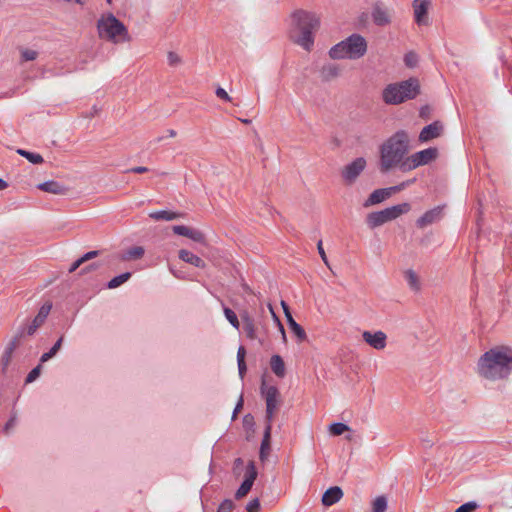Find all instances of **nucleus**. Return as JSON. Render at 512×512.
I'll return each mask as SVG.
<instances>
[{
	"label": "nucleus",
	"mask_w": 512,
	"mask_h": 512,
	"mask_svg": "<svg viewBox=\"0 0 512 512\" xmlns=\"http://www.w3.org/2000/svg\"><path fill=\"white\" fill-rule=\"evenodd\" d=\"M8 187V183L3 180L2 178H0V191L6 189Z\"/></svg>",
	"instance_id": "obj_59"
},
{
	"label": "nucleus",
	"mask_w": 512,
	"mask_h": 512,
	"mask_svg": "<svg viewBox=\"0 0 512 512\" xmlns=\"http://www.w3.org/2000/svg\"><path fill=\"white\" fill-rule=\"evenodd\" d=\"M38 188L44 192L56 194V195H64L67 193L68 189L61 185L56 181H47L38 185Z\"/></svg>",
	"instance_id": "obj_22"
},
{
	"label": "nucleus",
	"mask_w": 512,
	"mask_h": 512,
	"mask_svg": "<svg viewBox=\"0 0 512 512\" xmlns=\"http://www.w3.org/2000/svg\"><path fill=\"white\" fill-rule=\"evenodd\" d=\"M188 238L195 241V242H199V243H204L205 242V235L203 232H201L200 230H197V229H190V232H189V235H188Z\"/></svg>",
	"instance_id": "obj_38"
},
{
	"label": "nucleus",
	"mask_w": 512,
	"mask_h": 512,
	"mask_svg": "<svg viewBox=\"0 0 512 512\" xmlns=\"http://www.w3.org/2000/svg\"><path fill=\"white\" fill-rule=\"evenodd\" d=\"M24 331L21 330L14 335V337L10 340V342L5 347L1 357H0V366L2 372H5L12 360V356L16 348L19 346L21 338L23 337Z\"/></svg>",
	"instance_id": "obj_13"
},
{
	"label": "nucleus",
	"mask_w": 512,
	"mask_h": 512,
	"mask_svg": "<svg viewBox=\"0 0 512 512\" xmlns=\"http://www.w3.org/2000/svg\"><path fill=\"white\" fill-rule=\"evenodd\" d=\"M148 171V168L147 167H144V166H137V167H133L131 169H128L126 172H131V173H145Z\"/></svg>",
	"instance_id": "obj_52"
},
{
	"label": "nucleus",
	"mask_w": 512,
	"mask_h": 512,
	"mask_svg": "<svg viewBox=\"0 0 512 512\" xmlns=\"http://www.w3.org/2000/svg\"><path fill=\"white\" fill-rule=\"evenodd\" d=\"M362 338L365 343L376 350H384L387 345V335L385 332L378 330L375 332L364 331Z\"/></svg>",
	"instance_id": "obj_15"
},
{
	"label": "nucleus",
	"mask_w": 512,
	"mask_h": 512,
	"mask_svg": "<svg viewBox=\"0 0 512 512\" xmlns=\"http://www.w3.org/2000/svg\"><path fill=\"white\" fill-rule=\"evenodd\" d=\"M224 315H225L226 319L228 320V322L234 328L239 329L240 323H239V320L237 318V315L235 314V312L233 310H231L228 307H225L224 308Z\"/></svg>",
	"instance_id": "obj_35"
},
{
	"label": "nucleus",
	"mask_w": 512,
	"mask_h": 512,
	"mask_svg": "<svg viewBox=\"0 0 512 512\" xmlns=\"http://www.w3.org/2000/svg\"><path fill=\"white\" fill-rule=\"evenodd\" d=\"M243 407V397L242 395L240 396L239 398V401L238 403L236 404V407L233 411V415H232V419L234 420L236 417H237V414L240 412V410L242 409Z\"/></svg>",
	"instance_id": "obj_51"
},
{
	"label": "nucleus",
	"mask_w": 512,
	"mask_h": 512,
	"mask_svg": "<svg viewBox=\"0 0 512 512\" xmlns=\"http://www.w3.org/2000/svg\"><path fill=\"white\" fill-rule=\"evenodd\" d=\"M430 5V0H414L413 8H414V16L415 21L418 25H423L428 23L427 12Z\"/></svg>",
	"instance_id": "obj_17"
},
{
	"label": "nucleus",
	"mask_w": 512,
	"mask_h": 512,
	"mask_svg": "<svg viewBox=\"0 0 512 512\" xmlns=\"http://www.w3.org/2000/svg\"><path fill=\"white\" fill-rule=\"evenodd\" d=\"M278 328L280 330V333L282 334V339L284 342H286V334H285V330H284V327L283 325L281 324L280 321H278Z\"/></svg>",
	"instance_id": "obj_56"
},
{
	"label": "nucleus",
	"mask_w": 512,
	"mask_h": 512,
	"mask_svg": "<svg viewBox=\"0 0 512 512\" xmlns=\"http://www.w3.org/2000/svg\"><path fill=\"white\" fill-rule=\"evenodd\" d=\"M289 328L299 341H304L306 339L307 336L305 330L297 322L291 323Z\"/></svg>",
	"instance_id": "obj_36"
},
{
	"label": "nucleus",
	"mask_w": 512,
	"mask_h": 512,
	"mask_svg": "<svg viewBox=\"0 0 512 512\" xmlns=\"http://www.w3.org/2000/svg\"><path fill=\"white\" fill-rule=\"evenodd\" d=\"M320 27V18L314 12L295 10L290 15L288 38L306 51L314 46V34Z\"/></svg>",
	"instance_id": "obj_2"
},
{
	"label": "nucleus",
	"mask_w": 512,
	"mask_h": 512,
	"mask_svg": "<svg viewBox=\"0 0 512 512\" xmlns=\"http://www.w3.org/2000/svg\"><path fill=\"white\" fill-rule=\"evenodd\" d=\"M241 318L243 321V329L244 332L246 333V336L251 340L256 339L257 334L254 320L248 315V313L242 314Z\"/></svg>",
	"instance_id": "obj_24"
},
{
	"label": "nucleus",
	"mask_w": 512,
	"mask_h": 512,
	"mask_svg": "<svg viewBox=\"0 0 512 512\" xmlns=\"http://www.w3.org/2000/svg\"><path fill=\"white\" fill-rule=\"evenodd\" d=\"M176 135H177V133H176V131H175V130H173V129H169V130H168V136H169V137H172V138H173V137H175Z\"/></svg>",
	"instance_id": "obj_62"
},
{
	"label": "nucleus",
	"mask_w": 512,
	"mask_h": 512,
	"mask_svg": "<svg viewBox=\"0 0 512 512\" xmlns=\"http://www.w3.org/2000/svg\"><path fill=\"white\" fill-rule=\"evenodd\" d=\"M419 81L415 78L389 84L383 90V100L387 104L397 105L406 100L413 99L419 94Z\"/></svg>",
	"instance_id": "obj_6"
},
{
	"label": "nucleus",
	"mask_w": 512,
	"mask_h": 512,
	"mask_svg": "<svg viewBox=\"0 0 512 512\" xmlns=\"http://www.w3.org/2000/svg\"><path fill=\"white\" fill-rule=\"evenodd\" d=\"M367 48L366 39L362 35L354 33L332 46L328 54L330 58L334 60H357L366 54Z\"/></svg>",
	"instance_id": "obj_5"
},
{
	"label": "nucleus",
	"mask_w": 512,
	"mask_h": 512,
	"mask_svg": "<svg viewBox=\"0 0 512 512\" xmlns=\"http://www.w3.org/2000/svg\"><path fill=\"white\" fill-rule=\"evenodd\" d=\"M349 429L350 428L348 425H346L344 423L337 422V423H333L330 425L329 432L332 435L339 436V435H342L344 432L348 431Z\"/></svg>",
	"instance_id": "obj_34"
},
{
	"label": "nucleus",
	"mask_w": 512,
	"mask_h": 512,
	"mask_svg": "<svg viewBox=\"0 0 512 512\" xmlns=\"http://www.w3.org/2000/svg\"><path fill=\"white\" fill-rule=\"evenodd\" d=\"M343 497V491L338 486H333L327 489L322 496V504L324 506H332Z\"/></svg>",
	"instance_id": "obj_19"
},
{
	"label": "nucleus",
	"mask_w": 512,
	"mask_h": 512,
	"mask_svg": "<svg viewBox=\"0 0 512 512\" xmlns=\"http://www.w3.org/2000/svg\"><path fill=\"white\" fill-rule=\"evenodd\" d=\"M260 509V502L258 498H254L248 502L246 506L247 512H258Z\"/></svg>",
	"instance_id": "obj_43"
},
{
	"label": "nucleus",
	"mask_w": 512,
	"mask_h": 512,
	"mask_svg": "<svg viewBox=\"0 0 512 512\" xmlns=\"http://www.w3.org/2000/svg\"><path fill=\"white\" fill-rule=\"evenodd\" d=\"M257 475L255 464L253 461H250L246 467L245 479L235 493L236 499H241L250 492Z\"/></svg>",
	"instance_id": "obj_12"
},
{
	"label": "nucleus",
	"mask_w": 512,
	"mask_h": 512,
	"mask_svg": "<svg viewBox=\"0 0 512 512\" xmlns=\"http://www.w3.org/2000/svg\"><path fill=\"white\" fill-rule=\"evenodd\" d=\"M243 464V460L241 458H237L235 461H234V465L236 467H240L241 465Z\"/></svg>",
	"instance_id": "obj_61"
},
{
	"label": "nucleus",
	"mask_w": 512,
	"mask_h": 512,
	"mask_svg": "<svg viewBox=\"0 0 512 512\" xmlns=\"http://www.w3.org/2000/svg\"><path fill=\"white\" fill-rule=\"evenodd\" d=\"M215 94L218 98H220L223 101L230 102L232 100L229 94L225 91V89L221 87H218L216 89Z\"/></svg>",
	"instance_id": "obj_46"
},
{
	"label": "nucleus",
	"mask_w": 512,
	"mask_h": 512,
	"mask_svg": "<svg viewBox=\"0 0 512 512\" xmlns=\"http://www.w3.org/2000/svg\"><path fill=\"white\" fill-rule=\"evenodd\" d=\"M404 276H405V279H406L409 287L412 290H414V291H419L420 290L419 277L417 276L415 271H413L412 269H409V270L405 271Z\"/></svg>",
	"instance_id": "obj_29"
},
{
	"label": "nucleus",
	"mask_w": 512,
	"mask_h": 512,
	"mask_svg": "<svg viewBox=\"0 0 512 512\" xmlns=\"http://www.w3.org/2000/svg\"><path fill=\"white\" fill-rule=\"evenodd\" d=\"M442 210L443 208L441 206H437L431 210L426 211L420 218L417 219L416 225L423 229L428 225L439 221L442 218Z\"/></svg>",
	"instance_id": "obj_16"
},
{
	"label": "nucleus",
	"mask_w": 512,
	"mask_h": 512,
	"mask_svg": "<svg viewBox=\"0 0 512 512\" xmlns=\"http://www.w3.org/2000/svg\"><path fill=\"white\" fill-rule=\"evenodd\" d=\"M15 422H16V419H15L14 417H13V418H11V419L7 422V424H6V426H5V430H6V431H8L10 428H12V427L15 425Z\"/></svg>",
	"instance_id": "obj_57"
},
{
	"label": "nucleus",
	"mask_w": 512,
	"mask_h": 512,
	"mask_svg": "<svg viewBox=\"0 0 512 512\" xmlns=\"http://www.w3.org/2000/svg\"><path fill=\"white\" fill-rule=\"evenodd\" d=\"M443 130V125L439 121H435L427 126H425L420 134L419 141L420 142H428L434 138H437L441 135Z\"/></svg>",
	"instance_id": "obj_18"
},
{
	"label": "nucleus",
	"mask_w": 512,
	"mask_h": 512,
	"mask_svg": "<svg viewBox=\"0 0 512 512\" xmlns=\"http://www.w3.org/2000/svg\"><path fill=\"white\" fill-rule=\"evenodd\" d=\"M98 267H99V265H97V264H91L88 267H86L83 272H88V271H91V270H95Z\"/></svg>",
	"instance_id": "obj_60"
},
{
	"label": "nucleus",
	"mask_w": 512,
	"mask_h": 512,
	"mask_svg": "<svg viewBox=\"0 0 512 512\" xmlns=\"http://www.w3.org/2000/svg\"><path fill=\"white\" fill-rule=\"evenodd\" d=\"M411 210L409 203H401L381 211L371 212L366 216V223L370 229L377 228L389 221L397 219L399 216L408 213Z\"/></svg>",
	"instance_id": "obj_7"
},
{
	"label": "nucleus",
	"mask_w": 512,
	"mask_h": 512,
	"mask_svg": "<svg viewBox=\"0 0 512 512\" xmlns=\"http://www.w3.org/2000/svg\"><path fill=\"white\" fill-rule=\"evenodd\" d=\"M131 277V273L130 272H125L121 275H118L114 278H112L108 284H107V287L109 289H115L117 287H119L120 285H122L123 283H125L126 281H128Z\"/></svg>",
	"instance_id": "obj_32"
},
{
	"label": "nucleus",
	"mask_w": 512,
	"mask_h": 512,
	"mask_svg": "<svg viewBox=\"0 0 512 512\" xmlns=\"http://www.w3.org/2000/svg\"><path fill=\"white\" fill-rule=\"evenodd\" d=\"M404 61L408 67H414L417 63V56L414 53H408L405 56Z\"/></svg>",
	"instance_id": "obj_48"
},
{
	"label": "nucleus",
	"mask_w": 512,
	"mask_h": 512,
	"mask_svg": "<svg viewBox=\"0 0 512 512\" xmlns=\"http://www.w3.org/2000/svg\"><path fill=\"white\" fill-rule=\"evenodd\" d=\"M167 60L168 64L172 67H177L182 63L181 57L173 51L168 52Z\"/></svg>",
	"instance_id": "obj_39"
},
{
	"label": "nucleus",
	"mask_w": 512,
	"mask_h": 512,
	"mask_svg": "<svg viewBox=\"0 0 512 512\" xmlns=\"http://www.w3.org/2000/svg\"><path fill=\"white\" fill-rule=\"evenodd\" d=\"M51 309H52V303L51 302H46L45 304H43L40 307V309L38 311V314L33 319V321L36 324H38L39 326H42L44 324L45 320L47 319Z\"/></svg>",
	"instance_id": "obj_28"
},
{
	"label": "nucleus",
	"mask_w": 512,
	"mask_h": 512,
	"mask_svg": "<svg viewBox=\"0 0 512 512\" xmlns=\"http://www.w3.org/2000/svg\"><path fill=\"white\" fill-rule=\"evenodd\" d=\"M367 162L365 158L358 157L341 170V178L345 185H353L361 173L365 170Z\"/></svg>",
	"instance_id": "obj_11"
},
{
	"label": "nucleus",
	"mask_w": 512,
	"mask_h": 512,
	"mask_svg": "<svg viewBox=\"0 0 512 512\" xmlns=\"http://www.w3.org/2000/svg\"><path fill=\"white\" fill-rule=\"evenodd\" d=\"M387 507L388 501L384 495L376 497L372 502V512H386Z\"/></svg>",
	"instance_id": "obj_31"
},
{
	"label": "nucleus",
	"mask_w": 512,
	"mask_h": 512,
	"mask_svg": "<svg viewBox=\"0 0 512 512\" xmlns=\"http://www.w3.org/2000/svg\"><path fill=\"white\" fill-rule=\"evenodd\" d=\"M234 503L230 499L224 500L218 507L216 512H232Z\"/></svg>",
	"instance_id": "obj_41"
},
{
	"label": "nucleus",
	"mask_w": 512,
	"mask_h": 512,
	"mask_svg": "<svg viewBox=\"0 0 512 512\" xmlns=\"http://www.w3.org/2000/svg\"><path fill=\"white\" fill-rule=\"evenodd\" d=\"M317 250H318V253L322 259V261L324 262V264L330 268V265H329V261H328V258L326 256V253L324 251V248H323V244H322V241L320 240L318 243H317Z\"/></svg>",
	"instance_id": "obj_45"
},
{
	"label": "nucleus",
	"mask_w": 512,
	"mask_h": 512,
	"mask_svg": "<svg viewBox=\"0 0 512 512\" xmlns=\"http://www.w3.org/2000/svg\"><path fill=\"white\" fill-rule=\"evenodd\" d=\"M145 250L142 246H133L127 249L121 256L124 261L137 260L143 257Z\"/></svg>",
	"instance_id": "obj_27"
},
{
	"label": "nucleus",
	"mask_w": 512,
	"mask_h": 512,
	"mask_svg": "<svg viewBox=\"0 0 512 512\" xmlns=\"http://www.w3.org/2000/svg\"><path fill=\"white\" fill-rule=\"evenodd\" d=\"M84 262L82 261V258L80 257L78 260H76L71 267L69 268V272L72 273L76 271Z\"/></svg>",
	"instance_id": "obj_54"
},
{
	"label": "nucleus",
	"mask_w": 512,
	"mask_h": 512,
	"mask_svg": "<svg viewBox=\"0 0 512 512\" xmlns=\"http://www.w3.org/2000/svg\"><path fill=\"white\" fill-rule=\"evenodd\" d=\"M271 431H272V427L270 425H266L265 426V430H264L263 439H262V442H261L260 453H259V457H260L261 461H266L268 459L269 454H270V450H271Z\"/></svg>",
	"instance_id": "obj_21"
},
{
	"label": "nucleus",
	"mask_w": 512,
	"mask_h": 512,
	"mask_svg": "<svg viewBox=\"0 0 512 512\" xmlns=\"http://www.w3.org/2000/svg\"><path fill=\"white\" fill-rule=\"evenodd\" d=\"M246 350L243 346H240L237 351V362H245Z\"/></svg>",
	"instance_id": "obj_49"
},
{
	"label": "nucleus",
	"mask_w": 512,
	"mask_h": 512,
	"mask_svg": "<svg viewBox=\"0 0 512 512\" xmlns=\"http://www.w3.org/2000/svg\"><path fill=\"white\" fill-rule=\"evenodd\" d=\"M437 155L438 150L432 147L416 152L406 158L403 172H408L416 169L419 166L429 164L436 159Z\"/></svg>",
	"instance_id": "obj_9"
},
{
	"label": "nucleus",
	"mask_w": 512,
	"mask_h": 512,
	"mask_svg": "<svg viewBox=\"0 0 512 512\" xmlns=\"http://www.w3.org/2000/svg\"><path fill=\"white\" fill-rule=\"evenodd\" d=\"M62 342H63V336H61L56 341V343L52 346V348L48 352L42 354V356L40 358V363L47 362L49 359L54 357L57 354V352L60 350V348L62 346Z\"/></svg>",
	"instance_id": "obj_30"
},
{
	"label": "nucleus",
	"mask_w": 512,
	"mask_h": 512,
	"mask_svg": "<svg viewBox=\"0 0 512 512\" xmlns=\"http://www.w3.org/2000/svg\"><path fill=\"white\" fill-rule=\"evenodd\" d=\"M281 306H282L285 316L287 318L288 326L290 327L291 323L296 322V321L294 320L292 314L290 313L288 305L284 301L281 302Z\"/></svg>",
	"instance_id": "obj_47"
},
{
	"label": "nucleus",
	"mask_w": 512,
	"mask_h": 512,
	"mask_svg": "<svg viewBox=\"0 0 512 512\" xmlns=\"http://www.w3.org/2000/svg\"><path fill=\"white\" fill-rule=\"evenodd\" d=\"M371 16L376 25L386 26L391 23L392 9L382 2H377L372 9Z\"/></svg>",
	"instance_id": "obj_14"
},
{
	"label": "nucleus",
	"mask_w": 512,
	"mask_h": 512,
	"mask_svg": "<svg viewBox=\"0 0 512 512\" xmlns=\"http://www.w3.org/2000/svg\"><path fill=\"white\" fill-rule=\"evenodd\" d=\"M341 74V68L334 63H328L321 67L320 77L323 81L330 82L338 78Z\"/></svg>",
	"instance_id": "obj_20"
},
{
	"label": "nucleus",
	"mask_w": 512,
	"mask_h": 512,
	"mask_svg": "<svg viewBox=\"0 0 512 512\" xmlns=\"http://www.w3.org/2000/svg\"><path fill=\"white\" fill-rule=\"evenodd\" d=\"M149 217L154 220H157V221H159V220L172 221L177 218H180L181 214L172 212V211L160 210V211L151 212L149 214Z\"/></svg>",
	"instance_id": "obj_26"
},
{
	"label": "nucleus",
	"mask_w": 512,
	"mask_h": 512,
	"mask_svg": "<svg viewBox=\"0 0 512 512\" xmlns=\"http://www.w3.org/2000/svg\"><path fill=\"white\" fill-rule=\"evenodd\" d=\"M38 52L32 49L24 48L21 49L22 61H33L37 58Z\"/></svg>",
	"instance_id": "obj_37"
},
{
	"label": "nucleus",
	"mask_w": 512,
	"mask_h": 512,
	"mask_svg": "<svg viewBox=\"0 0 512 512\" xmlns=\"http://www.w3.org/2000/svg\"><path fill=\"white\" fill-rule=\"evenodd\" d=\"M409 151L410 138L407 132L399 130L394 133L380 146V171L387 173L394 168H398L403 172Z\"/></svg>",
	"instance_id": "obj_3"
},
{
	"label": "nucleus",
	"mask_w": 512,
	"mask_h": 512,
	"mask_svg": "<svg viewBox=\"0 0 512 512\" xmlns=\"http://www.w3.org/2000/svg\"><path fill=\"white\" fill-rule=\"evenodd\" d=\"M98 37L113 44L130 41L127 27L112 13L102 14L96 23Z\"/></svg>",
	"instance_id": "obj_4"
},
{
	"label": "nucleus",
	"mask_w": 512,
	"mask_h": 512,
	"mask_svg": "<svg viewBox=\"0 0 512 512\" xmlns=\"http://www.w3.org/2000/svg\"><path fill=\"white\" fill-rule=\"evenodd\" d=\"M179 258L198 268H204L206 266L205 262L199 256L185 249L179 251Z\"/></svg>",
	"instance_id": "obj_23"
},
{
	"label": "nucleus",
	"mask_w": 512,
	"mask_h": 512,
	"mask_svg": "<svg viewBox=\"0 0 512 512\" xmlns=\"http://www.w3.org/2000/svg\"><path fill=\"white\" fill-rule=\"evenodd\" d=\"M75 1H76L77 3L82 4V1H81V0H75Z\"/></svg>",
	"instance_id": "obj_64"
},
{
	"label": "nucleus",
	"mask_w": 512,
	"mask_h": 512,
	"mask_svg": "<svg viewBox=\"0 0 512 512\" xmlns=\"http://www.w3.org/2000/svg\"><path fill=\"white\" fill-rule=\"evenodd\" d=\"M39 327L40 326L38 324H36L34 321H32V323L27 327L26 332L28 335H33Z\"/></svg>",
	"instance_id": "obj_53"
},
{
	"label": "nucleus",
	"mask_w": 512,
	"mask_h": 512,
	"mask_svg": "<svg viewBox=\"0 0 512 512\" xmlns=\"http://www.w3.org/2000/svg\"><path fill=\"white\" fill-rule=\"evenodd\" d=\"M238 370H239L240 377L243 378L245 373H246V370H247L246 363L245 362H239L238 363Z\"/></svg>",
	"instance_id": "obj_55"
},
{
	"label": "nucleus",
	"mask_w": 512,
	"mask_h": 512,
	"mask_svg": "<svg viewBox=\"0 0 512 512\" xmlns=\"http://www.w3.org/2000/svg\"><path fill=\"white\" fill-rule=\"evenodd\" d=\"M414 180H407L404 181L396 186L388 187V188H381L374 190L369 197L365 200L363 206L365 208L379 204L386 199L390 198L393 194L402 191L407 186L412 184Z\"/></svg>",
	"instance_id": "obj_10"
},
{
	"label": "nucleus",
	"mask_w": 512,
	"mask_h": 512,
	"mask_svg": "<svg viewBox=\"0 0 512 512\" xmlns=\"http://www.w3.org/2000/svg\"><path fill=\"white\" fill-rule=\"evenodd\" d=\"M477 508V504L475 502H468L461 505L455 512H473Z\"/></svg>",
	"instance_id": "obj_44"
},
{
	"label": "nucleus",
	"mask_w": 512,
	"mask_h": 512,
	"mask_svg": "<svg viewBox=\"0 0 512 512\" xmlns=\"http://www.w3.org/2000/svg\"><path fill=\"white\" fill-rule=\"evenodd\" d=\"M17 153L33 164H41L44 161L43 157L37 153H32L22 149L17 150Z\"/></svg>",
	"instance_id": "obj_33"
},
{
	"label": "nucleus",
	"mask_w": 512,
	"mask_h": 512,
	"mask_svg": "<svg viewBox=\"0 0 512 512\" xmlns=\"http://www.w3.org/2000/svg\"><path fill=\"white\" fill-rule=\"evenodd\" d=\"M270 366L273 373L278 377H284L285 375V363L281 356L273 355L270 360Z\"/></svg>",
	"instance_id": "obj_25"
},
{
	"label": "nucleus",
	"mask_w": 512,
	"mask_h": 512,
	"mask_svg": "<svg viewBox=\"0 0 512 512\" xmlns=\"http://www.w3.org/2000/svg\"><path fill=\"white\" fill-rule=\"evenodd\" d=\"M477 372L489 381L507 380L512 374V347L497 345L487 350L478 359Z\"/></svg>",
	"instance_id": "obj_1"
},
{
	"label": "nucleus",
	"mask_w": 512,
	"mask_h": 512,
	"mask_svg": "<svg viewBox=\"0 0 512 512\" xmlns=\"http://www.w3.org/2000/svg\"><path fill=\"white\" fill-rule=\"evenodd\" d=\"M261 394L266 402V425L272 427V421L280 404V393L277 387L267 386L265 382L261 385Z\"/></svg>",
	"instance_id": "obj_8"
},
{
	"label": "nucleus",
	"mask_w": 512,
	"mask_h": 512,
	"mask_svg": "<svg viewBox=\"0 0 512 512\" xmlns=\"http://www.w3.org/2000/svg\"><path fill=\"white\" fill-rule=\"evenodd\" d=\"M243 122H244V123H249V120L244 119V120H243Z\"/></svg>",
	"instance_id": "obj_63"
},
{
	"label": "nucleus",
	"mask_w": 512,
	"mask_h": 512,
	"mask_svg": "<svg viewBox=\"0 0 512 512\" xmlns=\"http://www.w3.org/2000/svg\"><path fill=\"white\" fill-rule=\"evenodd\" d=\"M99 254V251H89L87 252L86 254H84L81 258H82V261L83 262H86L88 260H91L93 258H95L96 256H98Z\"/></svg>",
	"instance_id": "obj_50"
},
{
	"label": "nucleus",
	"mask_w": 512,
	"mask_h": 512,
	"mask_svg": "<svg viewBox=\"0 0 512 512\" xmlns=\"http://www.w3.org/2000/svg\"><path fill=\"white\" fill-rule=\"evenodd\" d=\"M190 227L184 226V225H176L173 226V232L177 235L184 236L188 238Z\"/></svg>",
	"instance_id": "obj_42"
},
{
	"label": "nucleus",
	"mask_w": 512,
	"mask_h": 512,
	"mask_svg": "<svg viewBox=\"0 0 512 512\" xmlns=\"http://www.w3.org/2000/svg\"><path fill=\"white\" fill-rule=\"evenodd\" d=\"M268 307H269V310H270V312H271V314H272V316H273V319H274V320H275V322L278 324V321H280V320H279V318L276 316V314H275V312H274V310H273V308H272V305H271V304H269V305H268Z\"/></svg>",
	"instance_id": "obj_58"
},
{
	"label": "nucleus",
	"mask_w": 512,
	"mask_h": 512,
	"mask_svg": "<svg viewBox=\"0 0 512 512\" xmlns=\"http://www.w3.org/2000/svg\"><path fill=\"white\" fill-rule=\"evenodd\" d=\"M41 368H42L41 364H39L35 368H33L26 377V383H31V382L35 381L41 373Z\"/></svg>",
	"instance_id": "obj_40"
}]
</instances>
